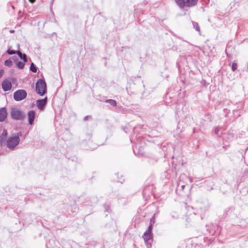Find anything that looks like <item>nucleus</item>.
Returning a JSON list of instances; mask_svg holds the SVG:
<instances>
[{"label": "nucleus", "mask_w": 248, "mask_h": 248, "mask_svg": "<svg viewBox=\"0 0 248 248\" xmlns=\"http://www.w3.org/2000/svg\"><path fill=\"white\" fill-rule=\"evenodd\" d=\"M14 60L15 61L16 60H17V57L16 56L13 57Z\"/></svg>", "instance_id": "obj_27"}, {"label": "nucleus", "mask_w": 248, "mask_h": 248, "mask_svg": "<svg viewBox=\"0 0 248 248\" xmlns=\"http://www.w3.org/2000/svg\"><path fill=\"white\" fill-rule=\"evenodd\" d=\"M16 52H17V51H16L15 50H10V49H8L6 51V53L9 55H13V54H16Z\"/></svg>", "instance_id": "obj_18"}, {"label": "nucleus", "mask_w": 248, "mask_h": 248, "mask_svg": "<svg viewBox=\"0 0 248 248\" xmlns=\"http://www.w3.org/2000/svg\"><path fill=\"white\" fill-rule=\"evenodd\" d=\"M109 208L108 207H107V208H105V211L107 212H109Z\"/></svg>", "instance_id": "obj_24"}, {"label": "nucleus", "mask_w": 248, "mask_h": 248, "mask_svg": "<svg viewBox=\"0 0 248 248\" xmlns=\"http://www.w3.org/2000/svg\"><path fill=\"white\" fill-rule=\"evenodd\" d=\"M11 117L16 120H22L24 117L23 113L16 108H12L11 111Z\"/></svg>", "instance_id": "obj_5"}, {"label": "nucleus", "mask_w": 248, "mask_h": 248, "mask_svg": "<svg viewBox=\"0 0 248 248\" xmlns=\"http://www.w3.org/2000/svg\"><path fill=\"white\" fill-rule=\"evenodd\" d=\"M30 69L32 72L36 73L37 72V67L33 62L31 63Z\"/></svg>", "instance_id": "obj_12"}, {"label": "nucleus", "mask_w": 248, "mask_h": 248, "mask_svg": "<svg viewBox=\"0 0 248 248\" xmlns=\"http://www.w3.org/2000/svg\"><path fill=\"white\" fill-rule=\"evenodd\" d=\"M12 87V82L9 79H6L2 81L1 88L4 92L10 91Z\"/></svg>", "instance_id": "obj_6"}, {"label": "nucleus", "mask_w": 248, "mask_h": 248, "mask_svg": "<svg viewBox=\"0 0 248 248\" xmlns=\"http://www.w3.org/2000/svg\"><path fill=\"white\" fill-rule=\"evenodd\" d=\"M152 222L154 223V218H152L150 219V223H152Z\"/></svg>", "instance_id": "obj_25"}, {"label": "nucleus", "mask_w": 248, "mask_h": 248, "mask_svg": "<svg viewBox=\"0 0 248 248\" xmlns=\"http://www.w3.org/2000/svg\"><path fill=\"white\" fill-rule=\"evenodd\" d=\"M24 62H18L16 63L17 67L20 69H23L24 67Z\"/></svg>", "instance_id": "obj_13"}, {"label": "nucleus", "mask_w": 248, "mask_h": 248, "mask_svg": "<svg viewBox=\"0 0 248 248\" xmlns=\"http://www.w3.org/2000/svg\"><path fill=\"white\" fill-rule=\"evenodd\" d=\"M181 187H182V189H183V188H184V187H185V186H184V185H183V186H181Z\"/></svg>", "instance_id": "obj_28"}, {"label": "nucleus", "mask_w": 248, "mask_h": 248, "mask_svg": "<svg viewBox=\"0 0 248 248\" xmlns=\"http://www.w3.org/2000/svg\"><path fill=\"white\" fill-rule=\"evenodd\" d=\"M237 67V64L235 62H232L231 65V68L233 71H234Z\"/></svg>", "instance_id": "obj_17"}, {"label": "nucleus", "mask_w": 248, "mask_h": 248, "mask_svg": "<svg viewBox=\"0 0 248 248\" xmlns=\"http://www.w3.org/2000/svg\"><path fill=\"white\" fill-rule=\"evenodd\" d=\"M7 116V112L5 108H0V122H4Z\"/></svg>", "instance_id": "obj_7"}, {"label": "nucleus", "mask_w": 248, "mask_h": 248, "mask_svg": "<svg viewBox=\"0 0 248 248\" xmlns=\"http://www.w3.org/2000/svg\"><path fill=\"white\" fill-rule=\"evenodd\" d=\"M106 102L108 103L110 105L113 106H115L116 105V101L113 99H108Z\"/></svg>", "instance_id": "obj_15"}, {"label": "nucleus", "mask_w": 248, "mask_h": 248, "mask_svg": "<svg viewBox=\"0 0 248 248\" xmlns=\"http://www.w3.org/2000/svg\"><path fill=\"white\" fill-rule=\"evenodd\" d=\"M35 90L37 93L41 96H43L46 93V84L44 79H39L37 81Z\"/></svg>", "instance_id": "obj_2"}, {"label": "nucleus", "mask_w": 248, "mask_h": 248, "mask_svg": "<svg viewBox=\"0 0 248 248\" xmlns=\"http://www.w3.org/2000/svg\"><path fill=\"white\" fill-rule=\"evenodd\" d=\"M30 2L33 3L35 2V0H29Z\"/></svg>", "instance_id": "obj_26"}, {"label": "nucleus", "mask_w": 248, "mask_h": 248, "mask_svg": "<svg viewBox=\"0 0 248 248\" xmlns=\"http://www.w3.org/2000/svg\"><path fill=\"white\" fill-rule=\"evenodd\" d=\"M5 141V139L0 136V145H2Z\"/></svg>", "instance_id": "obj_21"}, {"label": "nucleus", "mask_w": 248, "mask_h": 248, "mask_svg": "<svg viewBox=\"0 0 248 248\" xmlns=\"http://www.w3.org/2000/svg\"><path fill=\"white\" fill-rule=\"evenodd\" d=\"M219 130L218 128H216L215 129V131H214V132H215V134L216 135H219Z\"/></svg>", "instance_id": "obj_22"}, {"label": "nucleus", "mask_w": 248, "mask_h": 248, "mask_svg": "<svg viewBox=\"0 0 248 248\" xmlns=\"http://www.w3.org/2000/svg\"><path fill=\"white\" fill-rule=\"evenodd\" d=\"M145 242H147L148 240H150L152 238V233H149L147 232H145L142 236Z\"/></svg>", "instance_id": "obj_10"}, {"label": "nucleus", "mask_w": 248, "mask_h": 248, "mask_svg": "<svg viewBox=\"0 0 248 248\" xmlns=\"http://www.w3.org/2000/svg\"><path fill=\"white\" fill-rule=\"evenodd\" d=\"M19 133L14 134L8 138L7 140V146L10 149L15 148L20 142Z\"/></svg>", "instance_id": "obj_1"}, {"label": "nucleus", "mask_w": 248, "mask_h": 248, "mask_svg": "<svg viewBox=\"0 0 248 248\" xmlns=\"http://www.w3.org/2000/svg\"><path fill=\"white\" fill-rule=\"evenodd\" d=\"M147 247L149 248L151 246V244L149 243H147Z\"/></svg>", "instance_id": "obj_23"}, {"label": "nucleus", "mask_w": 248, "mask_h": 248, "mask_svg": "<svg viewBox=\"0 0 248 248\" xmlns=\"http://www.w3.org/2000/svg\"><path fill=\"white\" fill-rule=\"evenodd\" d=\"M27 96L26 91L23 89H19L14 93V99L16 101H20L25 99Z\"/></svg>", "instance_id": "obj_4"}, {"label": "nucleus", "mask_w": 248, "mask_h": 248, "mask_svg": "<svg viewBox=\"0 0 248 248\" xmlns=\"http://www.w3.org/2000/svg\"><path fill=\"white\" fill-rule=\"evenodd\" d=\"M192 24H193V28H195L197 31H200V27L197 22H192Z\"/></svg>", "instance_id": "obj_16"}, {"label": "nucleus", "mask_w": 248, "mask_h": 248, "mask_svg": "<svg viewBox=\"0 0 248 248\" xmlns=\"http://www.w3.org/2000/svg\"><path fill=\"white\" fill-rule=\"evenodd\" d=\"M152 223H150L146 232L152 233Z\"/></svg>", "instance_id": "obj_20"}, {"label": "nucleus", "mask_w": 248, "mask_h": 248, "mask_svg": "<svg viewBox=\"0 0 248 248\" xmlns=\"http://www.w3.org/2000/svg\"><path fill=\"white\" fill-rule=\"evenodd\" d=\"M35 116V112L34 110H30L28 112L29 124L32 125Z\"/></svg>", "instance_id": "obj_8"}, {"label": "nucleus", "mask_w": 248, "mask_h": 248, "mask_svg": "<svg viewBox=\"0 0 248 248\" xmlns=\"http://www.w3.org/2000/svg\"><path fill=\"white\" fill-rule=\"evenodd\" d=\"M198 0H176V2L180 8L195 5Z\"/></svg>", "instance_id": "obj_3"}, {"label": "nucleus", "mask_w": 248, "mask_h": 248, "mask_svg": "<svg viewBox=\"0 0 248 248\" xmlns=\"http://www.w3.org/2000/svg\"><path fill=\"white\" fill-rule=\"evenodd\" d=\"M7 132L5 129H4L2 131L1 135L0 136L1 137H2L3 138H5V137L7 136Z\"/></svg>", "instance_id": "obj_19"}, {"label": "nucleus", "mask_w": 248, "mask_h": 248, "mask_svg": "<svg viewBox=\"0 0 248 248\" xmlns=\"http://www.w3.org/2000/svg\"><path fill=\"white\" fill-rule=\"evenodd\" d=\"M87 118H88V116H86V117H85V120L87 119Z\"/></svg>", "instance_id": "obj_29"}, {"label": "nucleus", "mask_w": 248, "mask_h": 248, "mask_svg": "<svg viewBox=\"0 0 248 248\" xmlns=\"http://www.w3.org/2000/svg\"><path fill=\"white\" fill-rule=\"evenodd\" d=\"M47 102V97L38 100L36 101V105L38 108L40 109H42Z\"/></svg>", "instance_id": "obj_9"}, {"label": "nucleus", "mask_w": 248, "mask_h": 248, "mask_svg": "<svg viewBox=\"0 0 248 248\" xmlns=\"http://www.w3.org/2000/svg\"><path fill=\"white\" fill-rule=\"evenodd\" d=\"M12 64L13 62L10 59L6 60L4 62V65L6 66L10 67Z\"/></svg>", "instance_id": "obj_14"}, {"label": "nucleus", "mask_w": 248, "mask_h": 248, "mask_svg": "<svg viewBox=\"0 0 248 248\" xmlns=\"http://www.w3.org/2000/svg\"><path fill=\"white\" fill-rule=\"evenodd\" d=\"M16 54L21 59L23 60L24 62H27V55L25 54H22L20 51H17Z\"/></svg>", "instance_id": "obj_11"}]
</instances>
